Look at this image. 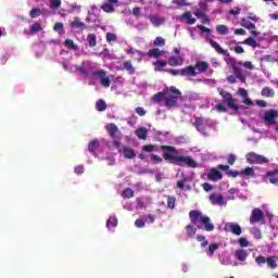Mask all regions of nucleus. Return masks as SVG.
<instances>
[{
    "label": "nucleus",
    "mask_w": 278,
    "mask_h": 278,
    "mask_svg": "<svg viewBox=\"0 0 278 278\" xmlns=\"http://www.w3.org/2000/svg\"><path fill=\"white\" fill-rule=\"evenodd\" d=\"M266 257H264L263 255H260L255 258L256 264H258V266H262V264H266Z\"/></svg>",
    "instance_id": "nucleus-55"
},
{
    "label": "nucleus",
    "mask_w": 278,
    "mask_h": 278,
    "mask_svg": "<svg viewBox=\"0 0 278 278\" xmlns=\"http://www.w3.org/2000/svg\"><path fill=\"white\" fill-rule=\"evenodd\" d=\"M150 23L154 25V27H160V25H164V17L157 15H149L148 16Z\"/></svg>",
    "instance_id": "nucleus-22"
},
{
    "label": "nucleus",
    "mask_w": 278,
    "mask_h": 278,
    "mask_svg": "<svg viewBox=\"0 0 278 278\" xmlns=\"http://www.w3.org/2000/svg\"><path fill=\"white\" fill-rule=\"evenodd\" d=\"M136 203H137V207L139 210H142V208L147 207V204H144V201H142L141 198H137Z\"/></svg>",
    "instance_id": "nucleus-54"
},
{
    "label": "nucleus",
    "mask_w": 278,
    "mask_h": 278,
    "mask_svg": "<svg viewBox=\"0 0 278 278\" xmlns=\"http://www.w3.org/2000/svg\"><path fill=\"white\" fill-rule=\"evenodd\" d=\"M75 173H76V175H84V166L83 165H77L75 167Z\"/></svg>",
    "instance_id": "nucleus-63"
},
{
    "label": "nucleus",
    "mask_w": 278,
    "mask_h": 278,
    "mask_svg": "<svg viewBox=\"0 0 278 278\" xmlns=\"http://www.w3.org/2000/svg\"><path fill=\"white\" fill-rule=\"evenodd\" d=\"M241 27H244L245 29H251L250 34L252 36H260V31L255 30V24L249 20V17L241 18Z\"/></svg>",
    "instance_id": "nucleus-10"
},
{
    "label": "nucleus",
    "mask_w": 278,
    "mask_h": 278,
    "mask_svg": "<svg viewBox=\"0 0 278 278\" xmlns=\"http://www.w3.org/2000/svg\"><path fill=\"white\" fill-rule=\"evenodd\" d=\"M194 68L198 71V73H206L207 68H210V63L198 60L195 62Z\"/></svg>",
    "instance_id": "nucleus-17"
},
{
    "label": "nucleus",
    "mask_w": 278,
    "mask_h": 278,
    "mask_svg": "<svg viewBox=\"0 0 278 278\" xmlns=\"http://www.w3.org/2000/svg\"><path fill=\"white\" fill-rule=\"evenodd\" d=\"M216 31L219 36H227L229 34V27L227 25H217Z\"/></svg>",
    "instance_id": "nucleus-32"
},
{
    "label": "nucleus",
    "mask_w": 278,
    "mask_h": 278,
    "mask_svg": "<svg viewBox=\"0 0 278 278\" xmlns=\"http://www.w3.org/2000/svg\"><path fill=\"white\" fill-rule=\"evenodd\" d=\"M101 8L106 14H112V12H115V8H118V0H108Z\"/></svg>",
    "instance_id": "nucleus-11"
},
{
    "label": "nucleus",
    "mask_w": 278,
    "mask_h": 278,
    "mask_svg": "<svg viewBox=\"0 0 278 278\" xmlns=\"http://www.w3.org/2000/svg\"><path fill=\"white\" fill-rule=\"evenodd\" d=\"M229 62L231 64L232 67V73L235 75V77H237V79H240V81H244V75H242V61H236L235 58H230Z\"/></svg>",
    "instance_id": "nucleus-6"
},
{
    "label": "nucleus",
    "mask_w": 278,
    "mask_h": 278,
    "mask_svg": "<svg viewBox=\"0 0 278 278\" xmlns=\"http://www.w3.org/2000/svg\"><path fill=\"white\" fill-rule=\"evenodd\" d=\"M217 91H218V94L222 97V101H223V103H217L215 105V109L217 110V112H220V113L227 112V106L229 108V110H232V112H240V106L236 104V101L238 100L233 98V94H231V92L223 88H218Z\"/></svg>",
    "instance_id": "nucleus-3"
},
{
    "label": "nucleus",
    "mask_w": 278,
    "mask_h": 278,
    "mask_svg": "<svg viewBox=\"0 0 278 278\" xmlns=\"http://www.w3.org/2000/svg\"><path fill=\"white\" fill-rule=\"evenodd\" d=\"M166 45V39L163 37H156L154 40V47H164Z\"/></svg>",
    "instance_id": "nucleus-43"
},
{
    "label": "nucleus",
    "mask_w": 278,
    "mask_h": 278,
    "mask_svg": "<svg viewBox=\"0 0 278 278\" xmlns=\"http://www.w3.org/2000/svg\"><path fill=\"white\" fill-rule=\"evenodd\" d=\"M118 40V36L114 33H106V42H116Z\"/></svg>",
    "instance_id": "nucleus-45"
},
{
    "label": "nucleus",
    "mask_w": 278,
    "mask_h": 278,
    "mask_svg": "<svg viewBox=\"0 0 278 278\" xmlns=\"http://www.w3.org/2000/svg\"><path fill=\"white\" fill-rule=\"evenodd\" d=\"M262 97H266L268 99H271L275 97V90L270 87H264L261 91Z\"/></svg>",
    "instance_id": "nucleus-27"
},
{
    "label": "nucleus",
    "mask_w": 278,
    "mask_h": 278,
    "mask_svg": "<svg viewBox=\"0 0 278 278\" xmlns=\"http://www.w3.org/2000/svg\"><path fill=\"white\" fill-rule=\"evenodd\" d=\"M264 218L266 216L264 215V211L261 208H253L250 215V224L255 225L257 223H264Z\"/></svg>",
    "instance_id": "nucleus-9"
},
{
    "label": "nucleus",
    "mask_w": 278,
    "mask_h": 278,
    "mask_svg": "<svg viewBox=\"0 0 278 278\" xmlns=\"http://www.w3.org/2000/svg\"><path fill=\"white\" fill-rule=\"evenodd\" d=\"M225 231H231L233 236H241L242 235V227L238 224H226Z\"/></svg>",
    "instance_id": "nucleus-14"
},
{
    "label": "nucleus",
    "mask_w": 278,
    "mask_h": 278,
    "mask_svg": "<svg viewBox=\"0 0 278 278\" xmlns=\"http://www.w3.org/2000/svg\"><path fill=\"white\" fill-rule=\"evenodd\" d=\"M256 105H258V108H268V103L264 100H256Z\"/></svg>",
    "instance_id": "nucleus-64"
},
{
    "label": "nucleus",
    "mask_w": 278,
    "mask_h": 278,
    "mask_svg": "<svg viewBox=\"0 0 278 278\" xmlns=\"http://www.w3.org/2000/svg\"><path fill=\"white\" fill-rule=\"evenodd\" d=\"M91 77H99L100 84L104 88H110V86L112 84V80H110V77H108V73L103 70L92 72Z\"/></svg>",
    "instance_id": "nucleus-8"
},
{
    "label": "nucleus",
    "mask_w": 278,
    "mask_h": 278,
    "mask_svg": "<svg viewBox=\"0 0 278 278\" xmlns=\"http://www.w3.org/2000/svg\"><path fill=\"white\" fill-rule=\"evenodd\" d=\"M123 68L128 73V75H134L136 73V67H134V64L131 63V60H127L123 63Z\"/></svg>",
    "instance_id": "nucleus-23"
},
{
    "label": "nucleus",
    "mask_w": 278,
    "mask_h": 278,
    "mask_svg": "<svg viewBox=\"0 0 278 278\" xmlns=\"http://www.w3.org/2000/svg\"><path fill=\"white\" fill-rule=\"evenodd\" d=\"M160 149L161 151H165L163 153V159L166 162H170V164H174L175 166H188V168H197L198 166L192 157L178 155L179 152L177 151V148L173 146H161Z\"/></svg>",
    "instance_id": "nucleus-1"
},
{
    "label": "nucleus",
    "mask_w": 278,
    "mask_h": 278,
    "mask_svg": "<svg viewBox=\"0 0 278 278\" xmlns=\"http://www.w3.org/2000/svg\"><path fill=\"white\" fill-rule=\"evenodd\" d=\"M210 202L212 203V205H223L225 203V198L223 195L212 193L210 195Z\"/></svg>",
    "instance_id": "nucleus-20"
},
{
    "label": "nucleus",
    "mask_w": 278,
    "mask_h": 278,
    "mask_svg": "<svg viewBox=\"0 0 278 278\" xmlns=\"http://www.w3.org/2000/svg\"><path fill=\"white\" fill-rule=\"evenodd\" d=\"M151 161L156 162V164H162L163 160L157 154H151Z\"/></svg>",
    "instance_id": "nucleus-57"
},
{
    "label": "nucleus",
    "mask_w": 278,
    "mask_h": 278,
    "mask_svg": "<svg viewBox=\"0 0 278 278\" xmlns=\"http://www.w3.org/2000/svg\"><path fill=\"white\" fill-rule=\"evenodd\" d=\"M218 251V243H211L208 245L210 255H214V252Z\"/></svg>",
    "instance_id": "nucleus-49"
},
{
    "label": "nucleus",
    "mask_w": 278,
    "mask_h": 278,
    "mask_svg": "<svg viewBox=\"0 0 278 278\" xmlns=\"http://www.w3.org/2000/svg\"><path fill=\"white\" fill-rule=\"evenodd\" d=\"M189 218L191 220V225H194L198 229L200 228L199 225L202 224L204 225L205 231H214V224H211L210 217L203 215L201 211H190Z\"/></svg>",
    "instance_id": "nucleus-4"
},
{
    "label": "nucleus",
    "mask_w": 278,
    "mask_h": 278,
    "mask_svg": "<svg viewBox=\"0 0 278 278\" xmlns=\"http://www.w3.org/2000/svg\"><path fill=\"white\" fill-rule=\"evenodd\" d=\"M195 129H199L203 125V117H197L193 123Z\"/></svg>",
    "instance_id": "nucleus-51"
},
{
    "label": "nucleus",
    "mask_w": 278,
    "mask_h": 278,
    "mask_svg": "<svg viewBox=\"0 0 278 278\" xmlns=\"http://www.w3.org/2000/svg\"><path fill=\"white\" fill-rule=\"evenodd\" d=\"M166 73H169V75H173L174 77H177V75H181V71L179 70H166Z\"/></svg>",
    "instance_id": "nucleus-62"
},
{
    "label": "nucleus",
    "mask_w": 278,
    "mask_h": 278,
    "mask_svg": "<svg viewBox=\"0 0 278 278\" xmlns=\"http://www.w3.org/2000/svg\"><path fill=\"white\" fill-rule=\"evenodd\" d=\"M266 177H268L270 184H273L274 186H278V179H277V172L276 170L267 172Z\"/></svg>",
    "instance_id": "nucleus-28"
},
{
    "label": "nucleus",
    "mask_w": 278,
    "mask_h": 278,
    "mask_svg": "<svg viewBox=\"0 0 278 278\" xmlns=\"http://www.w3.org/2000/svg\"><path fill=\"white\" fill-rule=\"evenodd\" d=\"M238 242L242 249L249 247V240H247V238H240Z\"/></svg>",
    "instance_id": "nucleus-52"
},
{
    "label": "nucleus",
    "mask_w": 278,
    "mask_h": 278,
    "mask_svg": "<svg viewBox=\"0 0 278 278\" xmlns=\"http://www.w3.org/2000/svg\"><path fill=\"white\" fill-rule=\"evenodd\" d=\"M87 42L90 48L97 47V35L96 34H88L87 35Z\"/></svg>",
    "instance_id": "nucleus-29"
},
{
    "label": "nucleus",
    "mask_w": 278,
    "mask_h": 278,
    "mask_svg": "<svg viewBox=\"0 0 278 278\" xmlns=\"http://www.w3.org/2000/svg\"><path fill=\"white\" fill-rule=\"evenodd\" d=\"M64 46L66 47V49H72L73 51H77V45H75V41H73L72 39H66L64 41Z\"/></svg>",
    "instance_id": "nucleus-40"
},
{
    "label": "nucleus",
    "mask_w": 278,
    "mask_h": 278,
    "mask_svg": "<svg viewBox=\"0 0 278 278\" xmlns=\"http://www.w3.org/2000/svg\"><path fill=\"white\" fill-rule=\"evenodd\" d=\"M245 159L249 164H268V159L266 156L255 152H249L245 155Z\"/></svg>",
    "instance_id": "nucleus-5"
},
{
    "label": "nucleus",
    "mask_w": 278,
    "mask_h": 278,
    "mask_svg": "<svg viewBox=\"0 0 278 278\" xmlns=\"http://www.w3.org/2000/svg\"><path fill=\"white\" fill-rule=\"evenodd\" d=\"M54 31H64V24L62 22H58L53 27Z\"/></svg>",
    "instance_id": "nucleus-50"
},
{
    "label": "nucleus",
    "mask_w": 278,
    "mask_h": 278,
    "mask_svg": "<svg viewBox=\"0 0 278 278\" xmlns=\"http://www.w3.org/2000/svg\"><path fill=\"white\" fill-rule=\"evenodd\" d=\"M235 257L238 262H247V257H249V252L244 249L236 250Z\"/></svg>",
    "instance_id": "nucleus-19"
},
{
    "label": "nucleus",
    "mask_w": 278,
    "mask_h": 278,
    "mask_svg": "<svg viewBox=\"0 0 278 278\" xmlns=\"http://www.w3.org/2000/svg\"><path fill=\"white\" fill-rule=\"evenodd\" d=\"M123 153L126 160H134V157H136V152L134 151V149L127 146L124 147Z\"/></svg>",
    "instance_id": "nucleus-24"
},
{
    "label": "nucleus",
    "mask_w": 278,
    "mask_h": 278,
    "mask_svg": "<svg viewBox=\"0 0 278 278\" xmlns=\"http://www.w3.org/2000/svg\"><path fill=\"white\" fill-rule=\"evenodd\" d=\"M141 150L144 151L146 153H153V151H157V146L144 144L142 146Z\"/></svg>",
    "instance_id": "nucleus-39"
},
{
    "label": "nucleus",
    "mask_w": 278,
    "mask_h": 278,
    "mask_svg": "<svg viewBox=\"0 0 278 278\" xmlns=\"http://www.w3.org/2000/svg\"><path fill=\"white\" fill-rule=\"evenodd\" d=\"M122 198L123 199H134V189L131 188H125L123 191H122Z\"/></svg>",
    "instance_id": "nucleus-33"
},
{
    "label": "nucleus",
    "mask_w": 278,
    "mask_h": 278,
    "mask_svg": "<svg viewBox=\"0 0 278 278\" xmlns=\"http://www.w3.org/2000/svg\"><path fill=\"white\" fill-rule=\"evenodd\" d=\"M149 58H154V60H157L160 55H162V52H160L159 48H154L148 51Z\"/></svg>",
    "instance_id": "nucleus-36"
},
{
    "label": "nucleus",
    "mask_w": 278,
    "mask_h": 278,
    "mask_svg": "<svg viewBox=\"0 0 278 278\" xmlns=\"http://www.w3.org/2000/svg\"><path fill=\"white\" fill-rule=\"evenodd\" d=\"M97 110L98 112H105V110H108V103H105L103 99L98 100Z\"/></svg>",
    "instance_id": "nucleus-37"
},
{
    "label": "nucleus",
    "mask_w": 278,
    "mask_h": 278,
    "mask_svg": "<svg viewBox=\"0 0 278 278\" xmlns=\"http://www.w3.org/2000/svg\"><path fill=\"white\" fill-rule=\"evenodd\" d=\"M202 188L205 192H210V190L214 189V187L210 182L202 184Z\"/></svg>",
    "instance_id": "nucleus-59"
},
{
    "label": "nucleus",
    "mask_w": 278,
    "mask_h": 278,
    "mask_svg": "<svg viewBox=\"0 0 278 278\" xmlns=\"http://www.w3.org/2000/svg\"><path fill=\"white\" fill-rule=\"evenodd\" d=\"M173 3L175 5H180V7L190 5V3H188V1H186V0H173Z\"/></svg>",
    "instance_id": "nucleus-56"
},
{
    "label": "nucleus",
    "mask_w": 278,
    "mask_h": 278,
    "mask_svg": "<svg viewBox=\"0 0 278 278\" xmlns=\"http://www.w3.org/2000/svg\"><path fill=\"white\" fill-rule=\"evenodd\" d=\"M62 5V0H50L51 10H58Z\"/></svg>",
    "instance_id": "nucleus-44"
},
{
    "label": "nucleus",
    "mask_w": 278,
    "mask_h": 278,
    "mask_svg": "<svg viewBox=\"0 0 278 278\" xmlns=\"http://www.w3.org/2000/svg\"><path fill=\"white\" fill-rule=\"evenodd\" d=\"M243 45H248V47H253V49L257 48V41L253 37H249L243 41Z\"/></svg>",
    "instance_id": "nucleus-42"
},
{
    "label": "nucleus",
    "mask_w": 278,
    "mask_h": 278,
    "mask_svg": "<svg viewBox=\"0 0 278 278\" xmlns=\"http://www.w3.org/2000/svg\"><path fill=\"white\" fill-rule=\"evenodd\" d=\"M207 179L210 181H220V179H223V173H220L218 168L213 167L207 174Z\"/></svg>",
    "instance_id": "nucleus-13"
},
{
    "label": "nucleus",
    "mask_w": 278,
    "mask_h": 278,
    "mask_svg": "<svg viewBox=\"0 0 278 278\" xmlns=\"http://www.w3.org/2000/svg\"><path fill=\"white\" fill-rule=\"evenodd\" d=\"M236 156L233 154H229L228 155V159H227V162L228 164H230V166H233V164H236Z\"/></svg>",
    "instance_id": "nucleus-60"
},
{
    "label": "nucleus",
    "mask_w": 278,
    "mask_h": 278,
    "mask_svg": "<svg viewBox=\"0 0 278 278\" xmlns=\"http://www.w3.org/2000/svg\"><path fill=\"white\" fill-rule=\"evenodd\" d=\"M210 45L219 55H226L227 58H229V50L223 49L218 42L210 39Z\"/></svg>",
    "instance_id": "nucleus-15"
},
{
    "label": "nucleus",
    "mask_w": 278,
    "mask_h": 278,
    "mask_svg": "<svg viewBox=\"0 0 278 278\" xmlns=\"http://www.w3.org/2000/svg\"><path fill=\"white\" fill-rule=\"evenodd\" d=\"M240 12H242V9L240 8H235V9H231L229 11V14H231L232 16H238V14H240Z\"/></svg>",
    "instance_id": "nucleus-61"
},
{
    "label": "nucleus",
    "mask_w": 278,
    "mask_h": 278,
    "mask_svg": "<svg viewBox=\"0 0 278 278\" xmlns=\"http://www.w3.org/2000/svg\"><path fill=\"white\" fill-rule=\"evenodd\" d=\"M197 240H198V242H202L201 247L203 249H205V247H207L210 244V242L207 240H205V236H198Z\"/></svg>",
    "instance_id": "nucleus-47"
},
{
    "label": "nucleus",
    "mask_w": 278,
    "mask_h": 278,
    "mask_svg": "<svg viewBox=\"0 0 278 278\" xmlns=\"http://www.w3.org/2000/svg\"><path fill=\"white\" fill-rule=\"evenodd\" d=\"M180 98L181 91L176 87L172 86L169 88L166 87L162 91L154 94L152 97V101L154 103H162V101H164L165 108H168V110H170V108H177V105H179L177 101H179Z\"/></svg>",
    "instance_id": "nucleus-2"
},
{
    "label": "nucleus",
    "mask_w": 278,
    "mask_h": 278,
    "mask_svg": "<svg viewBox=\"0 0 278 278\" xmlns=\"http://www.w3.org/2000/svg\"><path fill=\"white\" fill-rule=\"evenodd\" d=\"M169 66H181L184 65V58L182 56H170L167 61Z\"/></svg>",
    "instance_id": "nucleus-21"
},
{
    "label": "nucleus",
    "mask_w": 278,
    "mask_h": 278,
    "mask_svg": "<svg viewBox=\"0 0 278 278\" xmlns=\"http://www.w3.org/2000/svg\"><path fill=\"white\" fill-rule=\"evenodd\" d=\"M267 266H269V268H277V261H275V257L269 256L266 260Z\"/></svg>",
    "instance_id": "nucleus-46"
},
{
    "label": "nucleus",
    "mask_w": 278,
    "mask_h": 278,
    "mask_svg": "<svg viewBox=\"0 0 278 278\" xmlns=\"http://www.w3.org/2000/svg\"><path fill=\"white\" fill-rule=\"evenodd\" d=\"M166 64H168V61L166 60H157L156 62L153 63L154 71L160 72L162 68L166 67Z\"/></svg>",
    "instance_id": "nucleus-31"
},
{
    "label": "nucleus",
    "mask_w": 278,
    "mask_h": 278,
    "mask_svg": "<svg viewBox=\"0 0 278 278\" xmlns=\"http://www.w3.org/2000/svg\"><path fill=\"white\" fill-rule=\"evenodd\" d=\"M277 118H278V111L277 110H268L265 111L263 121L265 125L269 126L270 125H277Z\"/></svg>",
    "instance_id": "nucleus-7"
},
{
    "label": "nucleus",
    "mask_w": 278,
    "mask_h": 278,
    "mask_svg": "<svg viewBox=\"0 0 278 278\" xmlns=\"http://www.w3.org/2000/svg\"><path fill=\"white\" fill-rule=\"evenodd\" d=\"M135 111L137 112L138 116H144L147 114L144 108L141 106L136 108Z\"/></svg>",
    "instance_id": "nucleus-58"
},
{
    "label": "nucleus",
    "mask_w": 278,
    "mask_h": 278,
    "mask_svg": "<svg viewBox=\"0 0 278 278\" xmlns=\"http://www.w3.org/2000/svg\"><path fill=\"white\" fill-rule=\"evenodd\" d=\"M237 94H239V97H242V99H247L249 97V91H247V89L244 88H239Z\"/></svg>",
    "instance_id": "nucleus-48"
},
{
    "label": "nucleus",
    "mask_w": 278,
    "mask_h": 278,
    "mask_svg": "<svg viewBox=\"0 0 278 278\" xmlns=\"http://www.w3.org/2000/svg\"><path fill=\"white\" fill-rule=\"evenodd\" d=\"M106 131L111 136V138H116V135L121 134L118 126H116V124L114 123H110L106 125Z\"/></svg>",
    "instance_id": "nucleus-18"
},
{
    "label": "nucleus",
    "mask_w": 278,
    "mask_h": 278,
    "mask_svg": "<svg viewBox=\"0 0 278 278\" xmlns=\"http://www.w3.org/2000/svg\"><path fill=\"white\" fill-rule=\"evenodd\" d=\"M181 18L187 21V25H194V23H197V18L192 17V13L190 11H186L181 15Z\"/></svg>",
    "instance_id": "nucleus-25"
},
{
    "label": "nucleus",
    "mask_w": 278,
    "mask_h": 278,
    "mask_svg": "<svg viewBox=\"0 0 278 278\" xmlns=\"http://www.w3.org/2000/svg\"><path fill=\"white\" fill-rule=\"evenodd\" d=\"M167 207L169 210H175V205L177 203V198L173 197V195H167Z\"/></svg>",
    "instance_id": "nucleus-34"
},
{
    "label": "nucleus",
    "mask_w": 278,
    "mask_h": 278,
    "mask_svg": "<svg viewBox=\"0 0 278 278\" xmlns=\"http://www.w3.org/2000/svg\"><path fill=\"white\" fill-rule=\"evenodd\" d=\"M100 144L101 143L99 142V140H92L89 142L88 149L92 153V152L97 151V149H99Z\"/></svg>",
    "instance_id": "nucleus-38"
},
{
    "label": "nucleus",
    "mask_w": 278,
    "mask_h": 278,
    "mask_svg": "<svg viewBox=\"0 0 278 278\" xmlns=\"http://www.w3.org/2000/svg\"><path fill=\"white\" fill-rule=\"evenodd\" d=\"M135 134H136L137 138H139V140H147V134H148L147 128H144V127L138 128L135 131Z\"/></svg>",
    "instance_id": "nucleus-30"
},
{
    "label": "nucleus",
    "mask_w": 278,
    "mask_h": 278,
    "mask_svg": "<svg viewBox=\"0 0 278 278\" xmlns=\"http://www.w3.org/2000/svg\"><path fill=\"white\" fill-rule=\"evenodd\" d=\"M144 225H146V222L142 218H138L135 222V226L138 227L139 229H142V227H144Z\"/></svg>",
    "instance_id": "nucleus-53"
},
{
    "label": "nucleus",
    "mask_w": 278,
    "mask_h": 278,
    "mask_svg": "<svg viewBox=\"0 0 278 278\" xmlns=\"http://www.w3.org/2000/svg\"><path fill=\"white\" fill-rule=\"evenodd\" d=\"M70 27H72V29H80L84 31V29H87L88 26H86V24L81 22L79 17H74V20L70 23Z\"/></svg>",
    "instance_id": "nucleus-16"
},
{
    "label": "nucleus",
    "mask_w": 278,
    "mask_h": 278,
    "mask_svg": "<svg viewBox=\"0 0 278 278\" xmlns=\"http://www.w3.org/2000/svg\"><path fill=\"white\" fill-rule=\"evenodd\" d=\"M186 231H187V238H192L193 236H197V228H194V226L192 225H187Z\"/></svg>",
    "instance_id": "nucleus-35"
},
{
    "label": "nucleus",
    "mask_w": 278,
    "mask_h": 278,
    "mask_svg": "<svg viewBox=\"0 0 278 278\" xmlns=\"http://www.w3.org/2000/svg\"><path fill=\"white\" fill-rule=\"evenodd\" d=\"M197 75H199V73L197 72V68L193 65H189L180 70L181 77H197Z\"/></svg>",
    "instance_id": "nucleus-12"
},
{
    "label": "nucleus",
    "mask_w": 278,
    "mask_h": 278,
    "mask_svg": "<svg viewBox=\"0 0 278 278\" xmlns=\"http://www.w3.org/2000/svg\"><path fill=\"white\" fill-rule=\"evenodd\" d=\"M116 225H118V219H116V217H110L106 222L108 229H112L116 227Z\"/></svg>",
    "instance_id": "nucleus-41"
},
{
    "label": "nucleus",
    "mask_w": 278,
    "mask_h": 278,
    "mask_svg": "<svg viewBox=\"0 0 278 278\" xmlns=\"http://www.w3.org/2000/svg\"><path fill=\"white\" fill-rule=\"evenodd\" d=\"M240 177H255V169L253 167H245L240 170Z\"/></svg>",
    "instance_id": "nucleus-26"
}]
</instances>
